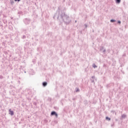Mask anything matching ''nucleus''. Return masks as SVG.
<instances>
[{
	"mask_svg": "<svg viewBox=\"0 0 128 128\" xmlns=\"http://www.w3.org/2000/svg\"><path fill=\"white\" fill-rule=\"evenodd\" d=\"M53 18L54 19L56 18L58 20H62L65 24L66 25L72 22V20H70V16L66 15L64 11L60 10V8H58V10H57Z\"/></svg>",
	"mask_w": 128,
	"mask_h": 128,
	"instance_id": "1",
	"label": "nucleus"
},
{
	"mask_svg": "<svg viewBox=\"0 0 128 128\" xmlns=\"http://www.w3.org/2000/svg\"><path fill=\"white\" fill-rule=\"evenodd\" d=\"M32 20L30 18H25L23 20V22L26 25L30 24Z\"/></svg>",
	"mask_w": 128,
	"mask_h": 128,
	"instance_id": "2",
	"label": "nucleus"
},
{
	"mask_svg": "<svg viewBox=\"0 0 128 128\" xmlns=\"http://www.w3.org/2000/svg\"><path fill=\"white\" fill-rule=\"evenodd\" d=\"M51 116H55L56 118H58V113H56V111H52L50 113Z\"/></svg>",
	"mask_w": 128,
	"mask_h": 128,
	"instance_id": "3",
	"label": "nucleus"
},
{
	"mask_svg": "<svg viewBox=\"0 0 128 128\" xmlns=\"http://www.w3.org/2000/svg\"><path fill=\"white\" fill-rule=\"evenodd\" d=\"M94 78H96V77L94 76H92L90 80L91 82L94 84Z\"/></svg>",
	"mask_w": 128,
	"mask_h": 128,
	"instance_id": "4",
	"label": "nucleus"
},
{
	"mask_svg": "<svg viewBox=\"0 0 128 128\" xmlns=\"http://www.w3.org/2000/svg\"><path fill=\"white\" fill-rule=\"evenodd\" d=\"M9 114H10V116H14V112L13 110H10V109L9 110Z\"/></svg>",
	"mask_w": 128,
	"mask_h": 128,
	"instance_id": "5",
	"label": "nucleus"
},
{
	"mask_svg": "<svg viewBox=\"0 0 128 128\" xmlns=\"http://www.w3.org/2000/svg\"><path fill=\"white\" fill-rule=\"evenodd\" d=\"M42 86H48V82H44L42 83Z\"/></svg>",
	"mask_w": 128,
	"mask_h": 128,
	"instance_id": "6",
	"label": "nucleus"
},
{
	"mask_svg": "<svg viewBox=\"0 0 128 128\" xmlns=\"http://www.w3.org/2000/svg\"><path fill=\"white\" fill-rule=\"evenodd\" d=\"M84 104H85V106H86V104H88V102L87 100H84Z\"/></svg>",
	"mask_w": 128,
	"mask_h": 128,
	"instance_id": "7",
	"label": "nucleus"
},
{
	"mask_svg": "<svg viewBox=\"0 0 128 128\" xmlns=\"http://www.w3.org/2000/svg\"><path fill=\"white\" fill-rule=\"evenodd\" d=\"M126 115L123 114L122 115V118H126Z\"/></svg>",
	"mask_w": 128,
	"mask_h": 128,
	"instance_id": "8",
	"label": "nucleus"
},
{
	"mask_svg": "<svg viewBox=\"0 0 128 128\" xmlns=\"http://www.w3.org/2000/svg\"><path fill=\"white\" fill-rule=\"evenodd\" d=\"M120 0H116V4H120Z\"/></svg>",
	"mask_w": 128,
	"mask_h": 128,
	"instance_id": "9",
	"label": "nucleus"
},
{
	"mask_svg": "<svg viewBox=\"0 0 128 128\" xmlns=\"http://www.w3.org/2000/svg\"><path fill=\"white\" fill-rule=\"evenodd\" d=\"M110 22H116V20H114V19H112L110 20Z\"/></svg>",
	"mask_w": 128,
	"mask_h": 128,
	"instance_id": "10",
	"label": "nucleus"
},
{
	"mask_svg": "<svg viewBox=\"0 0 128 128\" xmlns=\"http://www.w3.org/2000/svg\"><path fill=\"white\" fill-rule=\"evenodd\" d=\"M8 28H9V30H12V26H8Z\"/></svg>",
	"mask_w": 128,
	"mask_h": 128,
	"instance_id": "11",
	"label": "nucleus"
},
{
	"mask_svg": "<svg viewBox=\"0 0 128 128\" xmlns=\"http://www.w3.org/2000/svg\"><path fill=\"white\" fill-rule=\"evenodd\" d=\"M106 120H110V118H109L108 116H106Z\"/></svg>",
	"mask_w": 128,
	"mask_h": 128,
	"instance_id": "12",
	"label": "nucleus"
},
{
	"mask_svg": "<svg viewBox=\"0 0 128 128\" xmlns=\"http://www.w3.org/2000/svg\"><path fill=\"white\" fill-rule=\"evenodd\" d=\"M92 66L93 68H98V66H96V64H93Z\"/></svg>",
	"mask_w": 128,
	"mask_h": 128,
	"instance_id": "13",
	"label": "nucleus"
},
{
	"mask_svg": "<svg viewBox=\"0 0 128 128\" xmlns=\"http://www.w3.org/2000/svg\"><path fill=\"white\" fill-rule=\"evenodd\" d=\"M10 4H14V0H10Z\"/></svg>",
	"mask_w": 128,
	"mask_h": 128,
	"instance_id": "14",
	"label": "nucleus"
},
{
	"mask_svg": "<svg viewBox=\"0 0 128 128\" xmlns=\"http://www.w3.org/2000/svg\"><path fill=\"white\" fill-rule=\"evenodd\" d=\"M76 92H80V89L78 88H76Z\"/></svg>",
	"mask_w": 128,
	"mask_h": 128,
	"instance_id": "15",
	"label": "nucleus"
},
{
	"mask_svg": "<svg viewBox=\"0 0 128 128\" xmlns=\"http://www.w3.org/2000/svg\"><path fill=\"white\" fill-rule=\"evenodd\" d=\"M118 24H122V22H120V20H118Z\"/></svg>",
	"mask_w": 128,
	"mask_h": 128,
	"instance_id": "16",
	"label": "nucleus"
},
{
	"mask_svg": "<svg viewBox=\"0 0 128 128\" xmlns=\"http://www.w3.org/2000/svg\"><path fill=\"white\" fill-rule=\"evenodd\" d=\"M0 80H2V78H4V76L2 75H0Z\"/></svg>",
	"mask_w": 128,
	"mask_h": 128,
	"instance_id": "17",
	"label": "nucleus"
},
{
	"mask_svg": "<svg viewBox=\"0 0 128 128\" xmlns=\"http://www.w3.org/2000/svg\"><path fill=\"white\" fill-rule=\"evenodd\" d=\"M104 50V46H101L100 48V50Z\"/></svg>",
	"mask_w": 128,
	"mask_h": 128,
	"instance_id": "18",
	"label": "nucleus"
},
{
	"mask_svg": "<svg viewBox=\"0 0 128 128\" xmlns=\"http://www.w3.org/2000/svg\"><path fill=\"white\" fill-rule=\"evenodd\" d=\"M26 38V36L24 35V36H22V38H23V40H24V38Z\"/></svg>",
	"mask_w": 128,
	"mask_h": 128,
	"instance_id": "19",
	"label": "nucleus"
},
{
	"mask_svg": "<svg viewBox=\"0 0 128 128\" xmlns=\"http://www.w3.org/2000/svg\"><path fill=\"white\" fill-rule=\"evenodd\" d=\"M14 0V2H20V0Z\"/></svg>",
	"mask_w": 128,
	"mask_h": 128,
	"instance_id": "20",
	"label": "nucleus"
},
{
	"mask_svg": "<svg viewBox=\"0 0 128 128\" xmlns=\"http://www.w3.org/2000/svg\"><path fill=\"white\" fill-rule=\"evenodd\" d=\"M84 26H85L86 28H88V24H85Z\"/></svg>",
	"mask_w": 128,
	"mask_h": 128,
	"instance_id": "21",
	"label": "nucleus"
},
{
	"mask_svg": "<svg viewBox=\"0 0 128 128\" xmlns=\"http://www.w3.org/2000/svg\"><path fill=\"white\" fill-rule=\"evenodd\" d=\"M102 52H106V49H104V50L102 51Z\"/></svg>",
	"mask_w": 128,
	"mask_h": 128,
	"instance_id": "22",
	"label": "nucleus"
},
{
	"mask_svg": "<svg viewBox=\"0 0 128 128\" xmlns=\"http://www.w3.org/2000/svg\"><path fill=\"white\" fill-rule=\"evenodd\" d=\"M18 84H20V82L18 81Z\"/></svg>",
	"mask_w": 128,
	"mask_h": 128,
	"instance_id": "23",
	"label": "nucleus"
},
{
	"mask_svg": "<svg viewBox=\"0 0 128 128\" xmlns=\"http://www.w3.org/2000/svg\"><path fill=\"white\" fill-rule=\"evenodd\" d=\"M26 72L25 71V72H24V74H26Z\"/></svg>",
	"mask_w": 128,
	"mask_h": 128,
	"instance_id": "24",
	"label": "nucleus"
},
{
	"mask_svg": "<svg viewBox=\"0 0 128 128\" xmlns=\"http://www.w3.org/2000/svg\"><path fill=\"white\" fill-rule=\"evenodd\" d=\"M73 100H74V98H73Z\"/></svg>",
	"mask_w": 128,
	"mask_h": 128,
	"instance_id": "25",
	"label": "nucleus"
},
{
	"mask_svg": "<svg viewBox=\"0 0 128 128\" xmlns=\"http://www.w3.org/2000/svg\"><path fill=\"white\" fill-rule=\"evenodd\" d=\"M75 22H76V20L75 21Z\"/></svg>",
	"mask_w": 128,
	"mask_h": 128,
	"instance_id": "26",
	"label": "nucleus"
}]
</instances>
